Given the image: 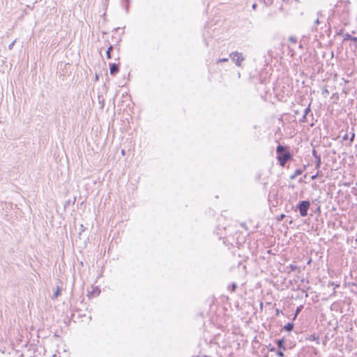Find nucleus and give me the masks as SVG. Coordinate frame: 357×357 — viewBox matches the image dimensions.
<instances>
[{
	"mask_svg": "<svg viewBox=\"0 0 357 357\" xmlns=\"http://www.w3.org/2000/svg\"><path fill=\"white\" fill-rule=\"evenodd\" d=\"M284 151L285 147L282 145L278 146L276 149V153L278 154L277 159L282 167H284L287 162L291 158L290 153Z\"/></svg>",
	"mask_w": 357,
	"mask_h": 357,
	"instance_id": "obj_1",
	"label": "nucleus"
},
{
	"mask_svg": "<svg viewBox=\"0 0 357 357\" xmlns=\"http://www.w3.org/2000/svg\"><path fill=\"white\" fill-rule=\"evenodd\" d=\"M236 284L235 283H234L231 286V291H234L236 289Z\"/></svg>",
	"mask_w": 357,
	"mask_h": 357,
	"instance_id": "obj_19",
	"label": "nucleus"
},
{
	"mask_svg": "<svg viewBox=\"0 0 357 357\" xmlns=\"http://www.w3.org/2000/svg\"><path fill=\"white\" fill-rule=\"evenodd\" d=\"M294 328V324L293 323H288L284 326V329L287 331H291Z\"/></svg>",
	"mask_w": 357,
	"mask_h": 357,
	"instance_id": "obj_8",
	"label": "nucleus"
},
{
	"mask_svg": "<svg viewBox=\"0 0 357 357\" xmlns=\"http://www.w3.org/2000/svg\"><path fill=\"white\" fill-rule=\"evenodd\" d=\"M339 287L338 284L335 285V287Z\"/></svg>",
	"mask_w": 357,
	"mask_h": 357,
	"instance_id": "obj_31",
	"label": "nucleus"
},
{
	"mask_svg": "<svg viewBox=\"0 0 357 357\" xmlns=\"http://www.w3.org/2000/svg\"><path fill=\"white\" fill-rule=\"evenodd\" d=\"M277 344L280 349L282 350L286 349V347L284 346V340L283 339L277 340Z\"/></svg>",
	"mask_w": 357,
	"mask_h": 357,
	"instance_id": "obj_7",
	"label": "nucleus"
},
{
	"mask_svg": "<svg viewBox=\"0 0 357 357\" xmlns=\"http://www.w3.org/2000/svg\"><path fill=\"white\" fill-rule=\"evenodd\" d=\"M354 137H355V133H354V132H353V133L351 134V138H350V142H352L354 141Z\"/></svg>",
	"mask_w": 357,
	"mask_h": 357,
	"instance_id": "obj_20",
	"label": "nucleus"
},
{
	"mask_svg": "<svg viewBox=\"0 0 357 357\" xmlns=\"http://www.w3.org/2000/svg\"><path fill=\"white\" fill-rule=\"evenodd\" d=\"M109 73L112 75L116 74L119 70V63H109Z\"/></svg>",
	"mask_w": 357,
	"mask_h": 357,
	"instance_id": "obj_4",
	"label": "nucleus"
},
{
	"mask_svg": "<svg viewBox=\"0 0 357 357\" xmlns=\"http://www.w3.org/2000/svg\"><path fill=\"white\" fill-rule=\"evenodd\" d=\"M351 40L355 43H357V37H353L349 33H347L344 35V40Z\"/></svg>",
	"mask_w": 357,
	"mask_h": 357,
	"instance_id": "obj_6",
	"label": "nucleus"
},
{
	"mask_svg": "<svg viewBox=\"0 0 357 357\" xmlns=\"http://www.w3.org/2000/svg\"><path fill=\"white\" fill-rule=\"evenodd\" d=\"M328 93H329V92H328V91L327 89H324V90L323 91V93H327V94H328Z\"/></svg>",
	"mask_w": 357,
	"mask_h": 357,
	"instance_id": "obj_24",
	"label": "nucleus"
},
{
	"mask_svg": "<svg viewBox=\"0 0 357 357\" xmlns=\"http://www.w3.org/2000/svg\"><path fill=\"white\" fill-rule=\"evenodd\" d=\"M61 289L59 287H57L56 291L54 292L52 298L55 299L60 295Z\"/></svg>",
	"mask_w": 357,
	"mask_h": 357,
	"instance_id": "obj_11",
	"label": "nucleus"
},
{
	"mask_svg": "<svg viewBox=\"0 0 357 357\" xmlns=\"http://www.w3.org/2000/svg\"><path fill=\"white\" fill-rule=\"evenodd\" d=\"M121 153H122L123 155H124V153H125L124 150H122V151H121Z\"/></svg>",
	"mask_w": 357,
	"mask_h": 357,
	"instance_id": "obj_28",
	"label": "nucleus"
},
{
	"mask_svg": "<svg viewBox=\"0 0 357 357\" xmlns=\"http://www.w3.org/2000/svg\"><path fill=\"white\" fill-rule=\"evenodd\" d=\"M229 57L235 63L237 66H241V63L245 60L242 53L238 52H233L230 53Z\"/></svg>",
	"mask_w": 357,
	"mask_h": 357,
	"instance_id": "obj_2",
	"label": "nucleus"
},
{
	"mask_svg": "<svg viewBox=\"0 0 357 357\" xmlns=\"http://www.w3.org/2000/svg\"><path fill=\"white\" fill-rule=\"evenodd\" d=\"M289 40L292 43H295L296 42V38L294 36H291Z\"/></svg>",
	"mask_w": 357,
	"mask_h": 357,
	"instance_id": "obj_15",
	"label": "nucleus"
},
{
	"mask_svg": "<svg viewBox=\"0 0 357 357\" xmlns=\"http://www.w3.org/2000/svg\"><path fill=\"white\" fill-rule=\"evenodd\" d=\"M16 40H17L16 39H15V40H13V42H12L9 45H8V49H9L10 50H11L13 48L15 43H16Z\"/></svg>",
	"mask_w": 357,
	"mask_h": 357,
	"instance_id": "obj_14",
	"label": "nucleus"
},
{
	"mask_svg": "<svg viewBox=\"0 0 357 357\" xmlns=\"http://www.w3.org/2000/svg\"><path fill=\"white\" fill-rule=\"evenodd\" d=\"M257 5L256 4H253L252 5V8L255 9L256 8Z\"/></svg>",
	"mask_w": 357,
	"mask_h": 357,
	"instance_id": "obj_26",
	"label": "nucleus"
},
{
	"mask_svg": "<svg viewBox=\"0 0 357 357\" xmlns=\"http://www.w3.org/2000/svg\"><path fill=\"white\" fill-rule=\"evenodd\" d=\"M307 340L309 341H315L317 344H319V338L318 336H316L314 334L310 335L307 337H306Z\"/></svg>",
	"mask_w": 357,
	"mask_h": 357,
	"instance_id": "obj_5",
	"label": "nucleus"
},
{
	"mask_svg": "<svg viewBox=\"0 0 357 357\" xmlns=\"http://www.w3.org/2000/svg\"><path fill=\"white\" fill-rule=\"evenodd\" d=\"M347 138H348V135H345L342 137V139H343L344 140L347 139Z\"/></svg>",
	"mask_w": 357,
	"mask_h": 357,
	"instance_id": "obj_25",
	"label": "nucleus"
},
{
	"mask_svg": "<svg viewBox=\"0 0 357 357\" xmlns=\"http://www.w3.org/2000/svg\"><path fill=\"white\" fill-rule=\"evenodd\" d=\"M300 310H301V308L298 307L296 311V316L299 313Z\"/></svg>",
	"mask_w": 357,
	"mask_h": 357,
	"instance_id": "obj_23",
	"label": "nucleus"
},
{
	"mask_svg": "<svg viewBox=\"0 0 357 357\" xmlns=\"http://www.w3.org/2000/svg\"><path fill=\"white\" fill-rule=\"evenodd\" d=\"M276 354H277V356H280V357H282V356H284V353H283V351H278L276 352Z\"/></svg>",
	"mask_w": 357,
	"mask_h": 357,
	"instance_id": "obj_16",
	"label": "nucleus"
},
{
	"mask_svg": "<svg viewBox=\"0 0 357 357\" xmlns=\"http://www.w3.org/2000/svg\"><path fill=\"white\" fill-rule=\"evenodd\" d=\"M318 176V173H317L315 175L312 176L311 179L314 180Z\"/></svg>",
	"mask_w": 357,
	"mask_h": 357,
	"instance_id": "obj_21",
	"label": "nucleus"
},
{
	"mask_svg": "<svg viewBox=\"0 0 357 357\" xmlns=\"http://www.w3.org/2000/svg\"><path fill=\"white\" fill-rule=\"evenodd\" d=\"M310 206L309 201H302L298 205V208L299 209L300 215L302 217H305L307 214V210L309 209Z\"/></svg>",
	"mask_w": 357,
	"mask_h": 357,
	"instance_id": "obj_3",
	"label": "nucleus"
},
{
	"mask_svg": "<svg viewBox=\"0 0 357 357\" xmlns=\"http://www.w3.org/2000/svg\"><path fill=\"white\" fill-rule=\"evenodd\" d=\"M112 50H113V47L112 45H110L106 52V55H107V59L111 58V52L112 51Z\"/></svg>",
	"mask_w": 357,
	"mask_h": 357,
	"instance_id": "obj_10",
	"label": "nucleus"
},
{
	"mask_svg": "<svg viewBox=\"0 0 357 357\" xmlns=\"http://www.w3.org/2000/svg\"><path fill=\"white\" fill-rule=\"evenodd\" d=\"M306 116H307V115L303 114V117H302V119H301V121L305 122V121H306V120H305V119H306Z\"/></svg>",
	"mask_w": 357,
	"mask_h": 357,
	"instance_id": "obj_22",
	"label": "nucleus"
},
{
	"mask_svg": "<svg viewBox=\"0 0 357 357\" xmlns=\"http://www.w3.org/2000/svg\"><path fill=\"white\" fill-rule=\"evenodd\" d=\"M316 154V151L314 150H313V155H315Z\"/></svg>",
	"mask_w": 357,
	"mask_h": 357,
	"instance_id": "obj_29",
	"label": "nucleus"
},
{
	"mask_svg": "<svg viewBox=\"0 0 357 357\" xmlns=\"http://www.w3.org/2000/svg\"><path fill=\"white\" fill-rule=\"evenodd\" d=\"M270 351H275V348H273H273H271V349H270Z\"/></svg>",
	"mask_w": 357,
	"mask_h": 357,
	"instance_id": "obj_27",
	"label": "nucleus"
},
{
	"mask_svg": "<svg viewBox=\"0 0 357 357\" xmlns=\"http://www.w3.org/2000/svg\"><path fill=\"white\" fill-rule=\"evenodd\" d=\"M310 111V105H309L307 108H305V109L304 114H305V115H307V113H308Z\"/></svg>",
	"mask_w": 357,
	"mask_h": 357,
	"instance_id": "obj_18",
	"label": "nucleus"
},
{
	"mask_svg": "<svg viewBox=\"0 0 357 357\" xmlns=\"http://www.w3.org/2000/svg\"><path fill=\"white\" fill-rule=\"evenodd\" d=\"M303 171L301 169H296L294 174V175L291 176V178H294L297 176L301 174Z\"/></svg>",
	"mask_w": 357,
	"mask_h": 357,
	"instance_id": "obj_12",
	"label": "nucleus"
},
{
	"mask_svg": "<svg viewBox=\"0 0 357 357\" xmlns=\"http://www.w3.org/2000/svg\"><path fill=\"white\" fill-rule=\"evenodd\" d=\"M321 12H318L317 13V16H321ZM320 24V22H319V17H317V18L314 21V25L313 26L312 29H315L316 30L317 29L316 26L318 24Z\"/></svg>",
	"mask_w": 357,
	"mask_h": 357,
	"instance_id": "obj_9",
	"label": "nucleus"
},
{
	"mask_svg": "<svg viewBox=\"0 0 357 357\" xmlns=\"http://www.w3.org/2000/svg\"><path fill=\"white\" fill-rule=\"evenodd\" d=\"M315 157L317 159V164H316V168H319L321 165V158H320V156L317 157L316 155H315Z\"/></svg>",
	"mask_w": 357,
	"mask_h": 357,
	"instance_id": "obj_13",
	"label": "nucleus"
},
{
	"mask_svg": "<svg viewBox=\"0 0 357 357\" xmlns=\"http://www.w3.org/2000/svg\"><path fill=\"white\" fill-rule=\"evenodd\" d=\"M227 61H228V59L227 58H223V59H220L218 61V63L227 62Z\"/></svg>",
	"mask_w": 357,
	"mask_h": 357,
	"instance_id": "obj_17",
	"label": "nucleus"
},
{
	"mask_svg": "<svg viewBox=\"0 0 357 357\" xmlns=\"http://www.w3.org/2000/svg\"><path fill=\"white\" fill-rule=\"evenodd\" d=\"M198 357H208L207 356H198Z\"/></svg>",
	"mask_w": 357,
	"mask_h": 357,
	"instance_id": "obj_30",
	"label": "nucleus"
}]
</instances>
